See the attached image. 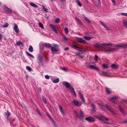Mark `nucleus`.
<instances>
[{"label":"nucleus","mask_w":127,"mask_h":127,"mask_svg":"<svg viewBox=\"0 0 127 127\" xmlns=\"http://www.w3.org/2000/svg\"><path fill=\"white\" fill-rule=\"evenodd\" d=\"M113 45L111 43H97L95 44L94 46L96 47L100 48H107L109 46H111Z\"/></svg>","instance_id":"nucleus-1"},{"label":"nucleus","mask_w":127,"mask_h":127,"mask_svg":"<svg viewBox=\"0 0 127 127\" xmlns=\"http://www.w3.org/2000/svg\"><path fill=\"white\" fill-rule=\"evenodd\" d=\"M114 46L117 47L118 48H125L127 47V43H120L117 44H112Z\"/></svg>","instance_id":"nucleus-2"},{"label":"nucleus","mask_w":127,"mask_h":127,"mask_svg":"<svg viewBox=\"0 0 127 127\" xmlns=\"http://www.w3.org/2000/svg\"><path fill=\"white\" fill-rule=\"evenodd\" d=\"M51 50L53 52H57L59 50L58 46L56 44H55L51 47Z\"/></svg>","instance_id":"nucleus-3"},{"label":"nucleus","mask_w":127,"mask_h":127,"mask_svg":"<svg viewBox=\"0 0 127 127\" xmlns=\"http://www.w3.org/2000/svg\"><path fill=\"white\" fill-rule=\"evenodd\" d=\"M63 85L65 86L66 88L70 90V91L71 90L72 88H73L71 87V84L68 82L65 81H63Z\"/></svg>","instance_id":"nucleus-4"},{"label":"nucleus","mask_w":127,"mask_h":127,"mask_svg":"<svg viewBox=\"0 0 127 127\" xmlns=\"http://www.w3.org/2000/svg\"><path fill=\"white\" fill-rule=\"evenodd\" d=\"M99 119L102 120L104 122V123L106 124H109V123L108 122H106V121L108 120V119L107 118H105V117L101 116Z\"/></svg>","instance_id":"nucleus-5"},{"label":"nucleus","mask_w":127,"mask_h":127,"mask_svg":"<svg viewBox=\"0 0 127 127\" xmlns=\"http://www.w3.org/2000/svg\"><path fill=\"white\" fill-rule=\"evenodd\" d=\"M74 112L75 114H76V117H78L79 118H80L82 119L83 118V117L84 116V114H83V112L81 110H80V114L79 116L78 115L77 113L75 111H74Z\"/></svg>","instance_id":"nucleus-6"},{"label":"nucleus","mask_w":127,"mask_h":127,"mask_svg":"<svg viewBox=\"0 0 127 127\" xmlns=\"http://www.w3.org/2000/svg\"><path fill=\"white\" fill-rule=\"evenodd\" d=\"M98 72L102 76H109V74L108 73L102 72L100 70H99Z\"/></svg>","instance_id":"nucleus-7"},{"label":"nucleus","mask_w":127,"mask_h":127,"mask_svg":"<svg viewBox=\"0 0 127 127\" xmlns=\"http://www.w3.org/2000/svg\"><path fill=\"white\" fill-rule=\"evenodd\" d=\"M105 107L111 113H113V114H115L114 111L111 108L110 106H109L108 105L106 104V105Z\"/></svg>","instance_id":"nucleus-8"},{"label":"nucleus","mask_w":127,"mask_h":127,"mask_svg":"<svg viewBox=\"0 0 127 127\" xmlns=\"http://www.w3.org/2000/svg\"><path fill=\"white\" fill-rule=\"evenodd\" d=\"M85 119L88 122H93L95 121L94 118L90 117H86L85 118Z\"/></svg>","instance_id":"nucleus-9"},{"label":"nucleus","mask_w":127,"mask_h":127,"mask_svg":"<svg viewBox=\"0 0 127 127\" xmlns=\"http://www.w3.org/2000/svg\"><path fill=\"white\" fill-rule=\"evenodd\" d=\"M115 51V49H106L104 50L105 52H107L108 53L110 54V53L113 52Z\"/></svg>","instance_id":"nucleus-10"},{"label":"nucleus","mask_w":127,"mask_h":127,"mask_svg":"<svg viewBox=\"0 0 127 127\" xmlns=\"http://www.w3.org/2000/svg\"><path fill=\"white\" fill-rule=\"evenodd\" d=\"M89 67L90 69H93L98 71L99 70L98 67L93 65H90L89 66Z\"/></svg>","instance_id":"nucleus-11"},{"label":"nucleus","mask_w":127,"mask_h":127,"mask_svg":"<svg viewBox=\"0 0 127 127\" xmlns=\"http://www.w3.org/2000/svg\"><path fill=\"white\" fill-rule=\"evenodd\" d=\"M14 26L13 29L15 32L17 33H19V30L17 26L15 24H14Z\"/></svg>","instance_id":"nucleus-12"},{"label":"nucleus","mask_w":127,"mask_h":127,"mask_svg":"<svg viewBox=\"0 0 127 127\" xmlns=\"http://www.w3.org/2000/svg\"><path fill=\"white\" fill-rule=\"evenodd\" d=\"M4 10L8 12H13L11 9L9 8L7 6H5L4 8Z\"/></svg>","instance_id":"nucleus-13"},{"label":"nucleus","mask_w":127,"mask_h":127,"mask_svg":"<svg viewBox=\"0 0 127 127\" xmlns=\"http://www.w3.org/2000/svg\"><path fill=\"white\" fill-rule=\"evenodd\" d=\"M119 66L116 64H113L111 65V67L114 69H116L118 68Z\"/></svg>","instance_id":"nucleus-14"},{"label":"nucleus","mask_w":127,"mask_h":127,"mask_svg":"<svg viewBox=\"0 0 127 127\" xmlns=\"http://www.w3.org/2000/svg\"><path fill=\"white\" fill-rule=\"evenodd\" d=\"M84 52H82L80 51H79V52L78 53H75L76 55L77 56H78V57L80 58H83V57L82 56L80 55L82 53H84Z\"/></svg>","instance_id":"nucleus-15"},{"label":"nucleus","mask_w":127,"mask_h":127,"mask_svg":"<svg viewBox=\"0 0 127 127\" xmlns=\"http://www.w3.org/2000/svg\"><path fill=\"white\" fill-rule=\"evenodd\" d=\"M43 46L46 48H50L52 46V45L51 44L47 43H44L43 44Z\"/></svg>","instance_id":"nucleus-16"},{"label":"nucleus","mask_w":127,"mask_h":127,"mask_svg":"<svg viewBox=\"0 0 127 127\" xmlns=\"http://www.w3.org/2000/svg\"><path fill=\"white\" fill-rule=\"evenodd\" d=\"M50 26L54 31L56 33H58V32L54 26L52 24L50 25Z\"/></svg>","instance_id":"nucleus-17"},{"label":"nucleus","mask_w":127,"mask_h":127,"mask_svg":"<svg viewBox=\"0 0 127 127\" xmlns=\"http://www.w3.org/2000/svg\"><path fill=\"white\" fill-rule=\"evenodd\" d=\"M119 108L120 111L123 114V115H124V116H125L127 114L125 113V112H124V111L123 110L122 108V107L121 106H119Z\"/></svg>","instance_id":"nucleus-18"},{"label":"nucleus","mask_w":127,"mask_h":127,"mask_svg":"<svg viewBox=\"0 0 127 127\" xmlns=\"http://www.w3.org/2000/svg\"><path fill=\"white\" fill-rule=\"evenodd\" d=\"M72 103H73L74 105L76 106L79 105V102L78 101L74 100H73Z\"/></svg>","instance_id":"nucleus-19"},{"label":"nucleus","mask_w":127,"mask_h":127,"mask_svg":"<svg viewBox=\"0 0 127 127\" xmlns=\"http://www.w3.org/2000/svg\"><path fill=\"white\" fill-rule=\"evenodd\" d=\"M100 23L102 24V25L104 27V28H105L106 29V30H108L109 29V28L107 26L106 24H104L101 21H100Z\"/></svg>","instance_id":"nucleus-20"},{"label":"nucleus","mask_w":127,"mask_h":127,"mask_svg":"<svg viewBox=\"0 0 127 127\" xmlns=\"http://www.w3.org/2000/svg\"><path fill=\"white\" fill-rule=\"evenodd\" d=\"M59 109L60 110L61 112V113L62 114H64V111L63 110V108L62 106L60 105H59Z\"/></svg>","instance_id":"nucleus-21"},{"label":"nucleus","mask_w":127,"mask_h":127,"mask_svg":"<svg viewBox=\"0 0 127 127\" xmlns=\"http://www.w3.org/2000/svg\"><path fill=\"white\" fill-rule=\"evenodd\" d=\"M105 90L106 93L108 94H110L111 93V91L109 88H106Z\"/></svg>","instance_id":"nucleus-22"},{"label":"nucleus","mask_w":127,"mask_h":127,"mask_svg":"<svg viewBox=\"0 0 127 127\" xmlns=\"http://www.w3.org/2000/svg\"><path fill=\"white\" fill-rule=\"evenodd\" d=\"M32 6L35 8H37L38 6L36 4H34L32 2H30L29 3Z\"/></svg>","instance_id":"nucleus-23"},{"label":"nucleus","mask_w":127,"mask_h":127,"mask_svg":"<svg viewBox=\"0 0 127 127\" xmlns=\"http://www.w3.org/2000/svg\"><path fill=\"white\" fill-rule=\"evenodd\" d=\"M123 25L127 28V22L125 21H123Z\"/></svg>","instance_id":"nucleus-24"},{"label":"nucleus","mask_w":127,"mask_h":127,"mask_svg":"<svg viewBox=\"0 0 127 127\" xmlns=\"http://www.w3.org/2000/svg\"><path fill=\"white\" fill-rule=\"evenodd\" d=\"M29 51L31 52H32L33 51V48L32 46H30L29 48Z\"/></svg>","instance_id":"nucleus-25"},{"label":"nucleus","mask_w":127,"mask_h":127,"mask_svg":"<svg viewBox=\"0 0 127 127\" xmlns=\"http://www.w3.org/2000/svg\"><path fill=\"white\" fill-rule=\"evenodd\" d=\"M26 68L27 69L29 72L32 71V69L30 66H26Z\"/></svg>","instance_id":"nucleus-26"},{"label":"nucleus","mask_w":127,"mask_h":127,"mask_svg":"<svg viewBox=\"0 0 127 127\" xmlns=\"http://www.w3.org/2000/svg\"><path fill=\"white\" fill-rule=\"evenodd\" d=\"M26 54L29 56L31 57L32 58H34V57L33 55H32L31 54H30L28 52H26Z\"/></svg>","instance_id":"nucleus-27"},{"label":"nucleus","mask_w":127,"mask_h":127,"mask_svg":"<svg viewBox=\"0 0 127 127\" xmlns=\"http://www.w3.org/2000/svg\"><path fill=\"white\" fill-rule=\"evenodd\" d=\"M72 47L73 48L77 50L78 49H80V48L78 46L76 45H73L72 46Z\"/></svg>","instance_id":"nucleus-28"},{"label":"nucleus","mask_w":127,"mask_h":127,"mask_svg":"<svg viewBox=\"0 0 127 127\" xmlns=\"http://www.w3.org/2000/svg\"><path fill=\"white\" fill-rule=\"evenodd\" d=\"M59 78H58L54 80L53 82L54 83H57L59 82Z\"/></svg>","instance_id":"nucleus-29"},{"label":"nucleus","mask_w":127,"mask_h":127,"mask_svg":"<svg viewBox=\"0 0 127 127\" xmlns=\"http://www.w3.org/2000/svg\"><path fill=\"white\" fill-rule=\"evenodd\" d=\"M84 38L85 40H90L92 39L91 37L89 36H84Z\"/></svg>","instance_id":"nucleus-30"},{"label":"nucleus","mask_w":127,"mask_h":127,"mask_svg":"<svg viewBox=\"0 0 127 127\" xmlns=\"http://www.w3.org/2000/svg\"><path fill=\"white\" fill-rule=\"evenodd\" d=\"M91 105L93 107V109H92V110L93 111H95V105L93 103H92Z\"/></svg>","instance_id":"nucleus-31"},{"label":"nucleus","mask_w":127,"mask_h":127,"mask_svg":"<svg viewBox=\"0 0 127 127\" xmlns=\"http://www.w3.org/2000/svg\"><path fill=\"white\" fill-rule=\"evenodd\" d=\"M60 22V20L58 18H56L55 20V22L56 23H59Z\"/></svg>","instance_id":"nucleus-32"},{"label":"nucleus","mask_w":127,"mask_h":127,"mask_svg":"<svg viewBox=\"0 0 127 127\" xmlns=\"http://www.w3.org/2000/svg\"><path fill=\"white\" fill-rule=\"evenodd\" d=\"M38 60L40 62H41L42 61V57L40 56H38Z\"/></svg>","instance_id":"nucleus-33"},{"label":"nucleus","mask_w":127,"mask_h":127,"mask_svg":"<svg viewBox=\"0 0 127 127\" xmlns=\"http://www.w3.org/2000/svg\"><path fill=\"white\" fill-rule=\"evenodd\" d=\"M78 42L82 43H85L86 41L85 40H78Z\"/></svg>","instance_id":"nucleus-34"},{"label":"nucleus","mask_w":127,"mask_h":127,"mask_svg":"<svg viewBox=\"0 0 127 127\" xmlns=\"http://www.w3.org/2000/svg\"><path fill=\"white\" fill-rule=\"evenodd\" d=\"M64 30L66 33L67 34L68 32V28L66 27H65Z\"/></svg>","instance_id":"nucleus-35"},{"label":"nucleus","mask_w":127,"mask_h":127,"mask_svg":"<svg viewBox=\"0 0 127 127\" xmlns=\"http://www.w3.org/2000/svg\"><path fill=\"white\" fill-rule=\"evenodd\" d=\"M16 44L17 46H20V45H22L23 46V43L20 41H18L16 43Z\"/></svg>","instance_id":"nucleus-36"},{"label":"nucleus","mask_w":127,"mask_h":127,"mask_svg":"<svg viewBox=\"0 0 127 127\" xmlns=\"http://www.w3.org/2000/svg\"><path fill=\"white\" fill-rule=\"evenodd\" d=\"M39 26L42 29H44V28L43 27V25L41 23H39Z\"/></svg>","instance_id":"nucleus-37"},{"label":"nucleus","mask_w":127,"mask_h":127,"mask_svg":"<svg viewBox=\"0 0 127 127\" xmlns=\"http://www.w3.org/2000/svg\"><path fill=\"white\" fill-rule=\"evenodd\" d=\"M77 3L78 5L80 7L82 6V4L79 0H77Z\"/></svg>","instance_id":"nucleus-38"},{"label":"nucleus","mask_w":127,"mask_h":127,"mask_svg":"<svg viewBox=\"0 0 127 127\" xmlns=\"http://www.w3.org/2000/svg\"><path fill=\"white\" fill-rule=\"evenodd\" d=\"M70 91L72 93H73L74 94L75 97H76V94L74 89L73 88H72L71 90Z\"/></svg>","instance_id":"nucleus-39"},{"label":"nucleus","mask_w":127,"mask_h":127,"mask_svg":"<svg viewBox=\"0 0 127 127\" xmlns=\"http://www.w3.org/2000/svg\"><path fill=\"white\" fill-rule=\"evenodd\" d=\"M103 68L105 69H107L108 68V66L107 65L104 64H102Z\"/></svg>","instance_id":"nucleus-40"},{"label":"nucleus","mask_w":127,"mask_h":127,"mask_svg":"<svg viewBox=\"0 0 127 127\" xmlns=\"http://www.w3.org/2000/svg\"><path fill=\"white\" fill-rule=\"evenodd\" d=\"M85 19L86 20V21H87V22L89 23H91V22L90 21V20L88 19L87 17H84Z\"/></svg>","instance_id":"nucleus-41"},{"label":"nucleus","mask_w":127,"mask_h":127,"mask_svg":"<svg viewBox=\"0 0 127 127\" xmlns=\"http://www.w3.org/2000/svg\"><path fill=\"white\" fill-rule=\"evenodd\" d=\"M99 105L100 106V107L103 110H104L105 107L102 104L100 103H99Z\"/></svg>","instance_id":"nucleus-42"},{"label":"nucleus","mask_w":127,"mask_h":127,"mask_svg":"<svg viewBox=\"0 0 127 127\" xmlns=\"http://www.w3.org/2000/svg\"><path fill=\"white\" fill-rule=\"evenodd\" d=\"M8 24L7 23L6 24L3 25L2 27L4 28H6L8 26Z\"/></svg>","instance_id":"nucleus-43"},{"label":"nucleus","mask_w":127,"mask_h":127,"mask_svg":"<svg viewBox=\"0 0 127 127\" xmlns=\"http://www.w3.org/2000/svg\"><path fill=\"white\" fill-rule=\"evenodd\" d=\"M62 69L64 71H67V69L65 67H63L62 68Z\"/></svg>","instance_id":"nucleus-44"},{"label":"nucleus","mask_w":127,"mask_h":127,"mask_svg":"<svg viewBox=\"0 0 127 127\" xmlns=\"http://www.w3.org/2000/svg\"><path fill=\"white\" fill-rule=\"evenodd\" d=\"M116 99V97L115 96L111 97H110V99L112 100L113 99L115 100Z\"/></svg>","instance_id":"nucleus-45"},{"label":"nucleus","mask_w":127,"mask_h":127,"mask_svg":"<svg viewBox=\"0 0 127 127\" xmlns=\"http://www.w3.org/2000/svg\"><path fill=\"white\" fill-rule=\"evenodd\" d=\"M36 112L40 116H41V113L38 110H36Z\"/></svg>","instance_id":"nucleus-46"},{"label":"nucleus","mask_w":127,"mask_h":127,"mask_svg":"<svg viewBox=\"0 0 127 127\" xmlns=\"http://www.w3.org/2000/svg\"><path fill=\"white\" fill-rule=\"evenodd\" d=\"M43 101L44 103H46V100L43 97Z\"/></svg>","instance_id":"nucleus-47"},{"label":"nucleus","mask_w":127,"mask_h":127,"mask_svg":"<svg viewBox=\"0 0 127 127\" xmlns=\"http://www.w3.org/2000/svg\"><path fill=\"white\" fill-rule=\"evenodd\" d=\"M75 18H76V20L79 23H80V22H81V21H80V19L77 18V17H75Z\"/></svg>","instance_id":"nucleus-48"},{"label":"nucleus","mask_w":127,"mask_h":127,"mask_svg":"<svg viewBox=\"0 0 127 127\" xmlns=\"http://www.w3.org/2000/svg\"><path fill=\"white\" fill-rule=\"evenodd\" d=\"M95 60L96 61L97 60H98V56L96 55H95Z\"/></svg>","instance_id":"nucleus-49"},{"label":"nucleus","mask_w":127,"mask_h":127,"mask_svg":"<svg viewBox=\"0 0 127 127\" xmlns=\"http://www.w3.org/2000/svg\"><path fill=\"white\" fill-rule=\"evenodd\" d=\"M45 78L47 79H49V77L48 75H47L45 76Z\"/></svg>","instance_id":"nucleus-50"},{"label":"nucleus","mask_w":127,"mask_h":127,"mask_svg":"<svg viewBox=\"0 0 127 127\" xmlns=\"http://www.w3.org/2000/svg\"><path fill=\"white\" fill-rule=\"evenodd\" d=\"M81 99L82 101L84 103L85 102V100L84 98L83 97H81Z\"/></svg>","instance_id":"nucleus-51"},{"label":"nucleus","mask_w":127,"mask_h":127,"mask_svg":"<svg viewBox=\"0 0 127 127\" xmlns=\"http://www.w3.org/2000/svg\"><path fill=\"white\" fill-rule=\"evenodd\" d=\"M121 15L124 16H127V13H122Z\"/></svg>","instance_id":"nucleus-52"},{"label":"nucleus","mask_w":127,"mask_h":127,"mask_svg":"<svg viewBox=\"0 0 127 127\" xmlns=\"http://www.w3.org/2000/svg\"><path fill=\"white\" fill-rule=\"evenodd\" d=\"M79 94L80 96V98L83 96L82 94L80 92H79Z\"/></svg>","instance_id":"nucleus-53"},{"label":"nucleus","mask_w":127,"mask_h":127,"mask_svg":"<svg viewBox=\"0 0 127 127\" xmlns=\"http://www.w3.org/2000/svg\"><path fill=\"white\" fill-rule=\"evenodd\" d=\"M44 11H45V12H48V10L47 8H46L44 10Z\"/></svg>","instance_id":"nucleus-54"},{"label":"nucleus","mask_w":127,"mask_h":127,"mask_svg":"<svg viewBox=\"0 0 127 127\" xmlns=\"http://www.w3.org/2000/svg\"><path fill=\"white\" fill-rule=\"evenodd\" d=\"M51 120H52V122L53 123V124L54 125H55V122L54 121V120L52 119H51Z\"/></svg>","instance_id":"nucleus-55"},{"label":"nucleus","mask_w":127,"mask_h":127,"mask_svg":"<svg viewBox=\"0 0 127 127\" xmlns=\"http://www.w3.org/2000/svg\"><path fill=\"white\" fill-rule=\"evenodd\" d=\"M112 2L114 4H115V0H111Z\"/></svg>","instance_id":"nucleus-56"},{"label":"nucleus","mask_w":127,"mask_h":127,"mask_svg":"<svg viewBox=\"0 0 127 127\" xmlns=\"http://www.w3.org/2000/svg\"><path fill=\"white\" fill-rule=\"evenodd\" d=\"M77 39V40H83L82 38H78Z\"/></svg>","instance_id":"nucleus-57"},{"label":"nucleus","mask_w":127,"mask_h":127,"mask_svg":"<svg viewBox=\"0 0 127 127\" xmlns=\"http://www.w3.org/2000/svg\"><path fill=\"white\" fill-rule=\"evenodd\" d=\"M69 48L68 47H67L64 49V50H68Z\"/></svg>","instance_id":"nucleus-58"},{"label":"nucleus","mask_w":127,"mask_h":127,"mask_svg":"<svg viewBox=\"0 0 127 127\" xmlns=\"http://www.w3.org/2000/svg\"><path fill=\"white\" fill-rule=\"evenodd\" d=\"M2 35L0 34V40H1L2 39Z\"/></svg>","instance_id":"nucleus-59"},{"label":"nucleus","mask_w":127,"mask_h":127,"mask_svg":"<svg viewBox=\"0 0 127 127\" xmlns=\"http://www.w3.org/2000/svg\"><path fill=\"white\" fill-rule=\"evenodd\" d=\"M7 114L8 115H10L11 114L8 111H7Z\"/></svg>","instance_id":"nucleus-60"},{"label":"nucleus","mask_w":127,"mask_h":127,"mask_svg":"<svg viewBox=\"0 0 127 127\" xmlns=\"http://www.w3.org/2000/svg\"><path fill=\"white\" fill-rule=\"evenodd\" d=\"M42 7L43 8H45V6H44V5H42Z\"/></svg>","instance_id":"nucleus-61"},{"label":"nucleus","mask_w":127,"mask_h":127,"mask_svg":"<svg viewBox=\"0 0 127 127\" xmlns=\"http://www.w3.org/2000/svg\"><path fill=\"white\" fill-rule=\"evenodd\" d=\"M67 38L66 37H65L64 38V40H67Z\"/></svg>","instance_id":"nucleus-62"},{"label":"nucleus","mask_w":127,"mask_h":127,"mask_svg":"<svg viewBox=\"0 0 127 127\" xmlns=\"http://www.w3.org/2000/svg\"><path fill=\"white\" fill-rule=\"evenodd\" d=\"M61 1H62L64 2L65 1V0H61Z\"/></svg>","instance_id":"nucleus-63"},{"label":"nucleus","mask_w":127,"mask_h":127,"mask_svg":"<svg viewBox=\"0 0 127 127\" xmlns=\"http://www.w3.org/2000/svg\"><path fill=\"white\" fill-rule=\"evenodd\" d=\"M45 8H42V9H43L44 10L45 9Z\"/></svg>","instance_id":"nucleus-64"}]
</instances>
